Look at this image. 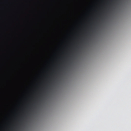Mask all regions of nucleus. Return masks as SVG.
Segmentation results:
<instances>
[{"instance_id": "nucleus-1", "label": "nucleus", "mask_w": 131, "mask_h": 131, "mask_svg": "<svg viewBox=\"0 0 131 131\" xmlns=\"http://www.w3.org/2000/svg\"><path fill=\"white\" fill-rule=\"evenodd\" d=\"M18 127V125L17 126V127Z\"/></svg>"}]
</instances>
